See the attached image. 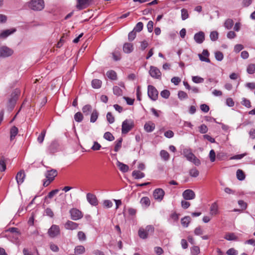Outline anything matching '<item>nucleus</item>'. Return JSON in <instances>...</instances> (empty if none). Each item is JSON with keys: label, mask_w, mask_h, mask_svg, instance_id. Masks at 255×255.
I'll return each mask as SVG.
<instances>
[{"label": "nucleus", "mask_w": 255, "mask_h": 255, "mask_svg": "<svg viewBox=\"0 0 255 255\" xmlns=\"http://www.w3.org/2000/svg\"><path fill=\"white\" fill-rule=\"evenodd\" d=\"M144 128L146 132H150L155 128L154 124L151 122H148L145 124Z\"/></svg>", "instance_id": "obj_24"}, {"label": "nucleus", "mask_w": 255, "mask_h": 255, "mask_svg": "<svg viewBox=\"0 0 255 255\" xmlns=\"http://www.w3.org/2000/svg\"><path fill=\"white\" fill-rule=\"evenodd\" d=\"M71 219L73 220H78L83 217L82 212L77 209L73 208L70 211Z\"/></svg>", "instance_id": "obj_12"}, {"label": "nucleus", "mask_w": 255, "mask_h": 255, "mask_svg": "<svg viewBox=\"0 0 255 255\" xmlns=\"http://www.w3.org/2000/svg\"><path fill=\"white\" fill-rule=\"evenodd\" d=\"M181 18L183 20H185L189 17V14L187 9L183 8L181 10Z\"/></svg>", "instance_id": "obj_49"}, {"label": "nucleus", "mask_w": 255, "mask_h": 255, "mask_svg": "<svg viewBox=\"0 0 255 255\" xmlns=\"http://www.w3.org/2000/svg\"><path fill=\"white\" fill-rule=\"evenodd\" d=\"M150 75L153 78L160 79L161 77V73L160 70L156 67L151 66L149 71Z\"/></svg>", "instance_id": "obj_10"}, {"label": "nucleus", "mask_w": 255, "mask_h": 255, "mask_svg": "<svg viewBox=\"0 0 255 255\" xmlns=\"http://www.w3.org/2000/svg\"><path fill=\"white\" fill-rule=\"evenodd\" d=\"M227 254L228 255H237L238 252L234 248H231L227 251Z\"/></svg>", "instance_id": "obj_64"}, {"label": "nucleus", "mask_w": 255, "mask_h": 255, "mask_svg": "<svg viewBox=\"0 0 255 255\" xmlns=\"http://www.w3.org/2000/svg\"><path fill=\"white\" fill-rule=\"evenodd\" d=\"M117 165L120 169V170L123 172H127L128 171L129 167L127 164H125L122 162L118 161L117 162Z\"/></svg>", "instance_id": "obj_21"}, {"label": "nucleus", "mask_w": 255, "mask_h": 255, "mask_svg": "<svg viewBox=\"0 0 255 255\" xmlns=\"http://www.w3.org/2000/svg\"><path fill=\"white\" fill-rule=\"evenodd\" d=\"M28 7L33 10H41L44 8V0H31L28 3Z\"/></svg>", "instance_id": "obj_3"}, {"label": "nucleus", "mask_w": 255, "mask_h": 255, "mask_svg": "<svg viewBox=\"0 0 255 255\" xmlns=\"http://www.w3.org/2000/svg\"><path fill=\"white\" fill-rule=\"evenodd\" d=\"M178 97L180 100H183L187 99L188 97L186 93L183 91H179L178 93Z\"/></svg>", "instance_id": "obj_41"}, {"label": "nucleus", "mask_w": 255, "mask_h": 255, "mask_svg": "<svg viewBox=\"0 0 255 255\" xmlns=\"http://www.w3.org/2000/svg\"><path fill=\"white\" fill-rule=\"evenodd\" d=\"M247 72L250 74H252L255 72V64H250L247 69Z\"/></svg>", "instance_id": "obj_47"}, {"label": "nucleus", "mask_w": 255, "mask_h": 255, "mask_svg": "<svg viewBox=\"0 0 255 255\" xmlns=\"http://www.w3.org/2000/svg\"><path fill=\"white\" fill-rule=\"evenodd\" d=\"M107 120L110 124H113L115 122V118L111 113L108 112L107 113Z\"/></svg>", "instance_id": "obj_54"}, {"label": "nucleus", "mask_w": 255, "mask_h": 255, "mask_svg": "<svg viewBox=\"0 0 255 255\" xmlns=\"http://www.w3.org/2000/svg\"><path fill=\"white\" fill-rule=\"evenodd\" d=\"M236 237L233 233H230L226 235L225 239L228 241H233L236 239Z\"/></svg>", "instance_id": "obj_59"}, {"label": "nucleus", "mask_w": 255, "mask_h": 255, "mask_svg": "<svg viewBox=\"0 0 255 255\" xmlns=\"http://www.w3.org/2000/svg\"><path fill=\"white\" fill-rule=\"evenodd\" d=\"M143 26V24L142 22H139L136 24L135 26L134 27L133 30V31H135L136 32H139L142 30Z\"/></svg>", "instance_id": "obj_44"}, {"label": "nucleus", "mask_w": 255, "mask_h": 255, "mask_svg": "<svg viewBox=\"0 0 255 255\" xmlns=\"http://www.w3.org/2000/svg\"><path fill=\"white\" fill-rule=\"evenodd\" d=\"M102 81L99 79H94L92 81V86L93 88H100L102 85Z\"/></svg>", "instance_id": "obj_32"}, {"label": "nucleus", "mask_w": 255, "mask_h": 255, "mask_svg": "<svg viewBox=\"0 0 255 255\" xmlns=\"http://www.w3.org/2000/svg\"><path fill=\"white\" fill-rule=\"evenodd\" d=\"M165 192L161 188H157L153 192V196L154 199L158 201H161L164 196Z\"/></svg>", "instance_id": "obj_11"}, {"label": "nucleus", "mask_w": 255, "mask_h": 255, "mask_svg": "<svg viewBox=\"0 0 255 255\" xmlns=\"http://www.w3.org/2000/svg\"><path fill=\"white\" fill-rule=\"evenodd\" d=\"M14 53L11 48L5 45L0 47V58H5L11 56Z\"/></svg>", "instance_id": "obj_6"}, {"label": "nucleus", "mask_w": 255, "mask_h": 255, "mask_svg": "<svg viewBox=\"0 0 255 255\" xmlns=\"http://www.w3.org/2000/svg\"><path fill=\"white\" fill-rule=\"evenodd\" d=\"M78 239L81 241H85L86 240V236L85 233L82 231H79L78 233Z\"/></svg>", "instance_id": "obj_53"}, {"label": "nucleus", "mask_w": 255, "mask_h": 255, "mask_svg": "<svg viewBox=\"0 0 255 255\" xmlns=\"http://www.w3.org/2000/svg\"><path fill=\"white\" fill-rule=\"evenodd\" d=\"M57 175V171L55 169H52L48 171L46 173L45 176L47 179L50 180V181H53Z\"/></svg>", "instance_id": "obj_19"}, {"label": "nucleus", "mask_w": 255, "mask_h": 255, "mask_svg": "<svg viewBox=\"0 0 255 255\" xmlns=\"http://www.w3.org/2000/svg\"><path fill=\"white\" fill-rule=\"evenodd\" d=\"M191 221V218L189 216H185L181 219V223L184 227H187Z\"/></svg>", "instance_id": "obj_29"}, {"label": "nucleus", "mask_w": 255, "mask_h": 255, "mask_svg": "<svg viewBox=\"0 0 255 255\" xmlns=\"http://www.w3.org/2000/svg\"><path fill=\"white\" fill-rule=\"evenodd\" d=\"M171 81L174 85H178L181 82V79L178 77H174L171 79Z\"/></svg>", "instance_id": "obj_62"}, {"label": "nucleus", "mask_w": 255, "mask_h": 255, "mask_svg": "<svg viewBox=\"0 0 255 255\" xmlns=\"http://www.w3.org/2000/svg\"><path fill=\"white\" fill-rule=\"evenodd\" d=\"M16 31L15 28H11L5 29L1 32L0 33V39H5L10 35L13 34Z\"/></svg>", "instance_id": "obj_17"}, {"label": "nucleus", "mask_w": 255, "mask_h": 255, "mask_svg": "<svg viewBox=\"0 0 255 255\" xmlns=\"http://www.w3.org/2000/svg\"><path fill=\"white\" fill-rule=\"evenodd\" d=\"M210 212L211 215H216L218 214V205L217 202H214L211 205Z\"/></svg>", "instance_id": "obj_25"}, {"label": "nucleus", "mask_w": 255, "mask_h": 255, "mask_svg": "<svg viewBox=\"0 0 255 255\" xmlns=\"http://www.w3.org/2000/svg\"><path fill=\"white\" fill-rule=\"evenodd\" d=\"M234 25V21L231 19H228L226 20L224 26L227 29H230L232 28Z\"/></svg>", "instance_id": "obj_37"}, {"label": "nucleus", "mask_w": 255, "mask_h": 255, "mask_svg": "<svg viewBox=\"0 0 255 255\" xmlns=\"http://www.w3.org/2000/svg\"><path fill=\"white\" fill-rule=\"evenodd\" d=\"M99 116V113L96 109H94L91 113V118H90V122L91 123H95Z\"/></svg>", "instance_id": "obj_27"}, {"label": "nucleus", "mask_w": 255, "mask_h": 255, "mask_svg": "<svg viewBox=\"0 0 255 255\" xmlns=\"http://www.w3.org/2000/svg\"><path fill=\"white\" fill-rule=\"evenodd\" d=\"M18 90H15L14 92L11 94V97L9 99L8 101V106L10 107L11 109H12L15 105L16 100L18 98V95L19 94Z\"/></svg>", "instance_id": "obj_14"}, {"label": "nucleus", "mask_w": 255, "mask_h": 255, "mask_svg": "<svg viewBox=\"0 0 255 255\" xmlns=\"http://www.w3.org/2000/svg\"><path fill=\"white\" fill-rule=\"evenodd\" d=\"M210 37L212 41H216L218 39V33L216 31H212L210 34Z\"/></svg>", "instance_id": "obj_46"}, {"label": "nucleus", "mask_w": 255, "mask_h": 255, "mask_svg": "<svg viewBox=\"0 0 255 255\" xmlns=\"http://www.w3.org/2000/svg\"><path fill=\"white\" fill-rule=\"evenodd\" d=\"M25 177V175L23 171H20L17 173L15 178L18 185L23 182Z\"/></svg>", "instance_id": "obj_18"}, {"label": "nucleus", "mask_w": 255, "mask_h": 255, "mask_svg": "<svg viewBox=\"0 0 255 255\" xmlns=\"http://www.w3.org/2000/svg\"><path fill=\"white\" fill-rule=\"evenodd\" d=\"M191 253L192 255H198L200 253V249L198 246H194L191 249Z\"/></svg>", "instance_id": "obj_52"}, {"label": "nucleus", "mask_w": 255, "mask_h": 255, "mask_svg": "<svg viewBox=\"0 0 255 255\" xmlns=\"http://www.w3.org/2000/svg\"><path fill=\"white\" fill-rule=\"evenodd\" d=\"M154 227L151 225L147 226L145 229L140 228L138 230V236L142 239H145L149 235L152 234L154 232Z\"/></svg>", "instance_id": "obj_4"}, {"label": "nucleus", "mask_w": 255, "mask_h": 255, "mask_svg": "<svg viewBox=\"0 0 255 255\" xmlns=\"http://www.w3.org/2000/svg\"><path fill=\"white\" fill-rule=\"evenodd\" d=\"M18 133V128L15 127V126H13L11 129H10V140H12L14 137L16 135V134H17Z\"/></svg>", "instance_id": "obj_34"}, {"label": "nucleus", "mask_w": 255, "mask_h": 255, "mask_svg": "<svg viewBox=\"0 0 255 255\" xmlns=\"http://www.w3.org/2000/svg\"><path fill=\"white\" fill-rule=\"evenodd\" d=\"M140 203L142 205L148 207L150 205V201L148 197H144L141 199Z\"/></svg>", "instance_id": "obj_35"}, {"label": "nucleus", "mask_w": 255, "mask_h": 255, "mask_svg": "<svg viewBox=\"0 0 255 255\" xmlns=\"http://www.w3.org/2000/svg\"><path fill=\"white\" fill-rule=\"evenodd\" d=\"M132 175L135 179H140L144 177L143 173L137 170H134L132 173Z\"/></svg>", "instance_id": "obj_30"}, {"label": "nucleus", "mask_w": 255, "mask_h": 255, "mask_svg": "<svg viewBox=\"0 0 255 255\" xmlns=\"http://www.w3.org/2000/svg\"><path fill=\"white\" fill-rule=\"evenodd\" d=\"M215 58L219 61H221L224 58L223 53L220 51H217L215 53Z\"/></svg>", "instance_id": "obj_51"}, {"label": "nucleus", "mask_w": 255, "mask_h": 255, "mask_svg": "<svg viewBox=\"0 0 255 255\" xmlns=\"http://www.w3.org/2000/svg\"><path fill=\"white\" fill-rule=\"evenodd\" d=\"M182 154L188 161L192 162L195 165L198 166L201 164L200 160L192 152L190 149H183Z\"/></svg>", "instance_id": "obj_2"}, {"label": "nucleus", "mask_w": 255, "mask_h": 255, "mask_svg": "<svg viewBox=\"0 0 255 255\" xmlns=\"http://www.w3.org/2000/svg\"><path fill=\"white\" fill-rule=\"evenodd\" d=\"M101 147V145L97 141L94 142V144L92 146L91 149L93 150H100Z\"/></svg>", "instance_id": "obj_61"}, {"label": "nucleus", "mask_w": 255, "mask_h": 255, "mask_svg": "<svg viewBox=\"0 0 255 255\" xmlns=\"http://www.w3.org/2000/svg\"><path fill=\"white\" fill-rule=\"evenodd\" d=\"M122 141H123L122 138H120L118 140L116 141V142H115L116 144H115V148H114V150L116 152H118L119 150V149H120V148L121 147Z\"/></svg>", "instance_id": "obj_38"}, {"label": "nucleus", "mask_w": 255, "mask_h": 255, "mask_svg": "<svg viewBox=\"0 0 255 255\" xmlns=\"http://www.w3.org/2000/svg\"><path fill=\"white\" fill-rule=\"evenodd\" d=\"M194 39L198 44H201L205 40V34L203 31H199L195 34Z\"/></svg>", "instance_id": "obj_16"}, {"label": "nucleus", "mask_w": 255, "mask_h": 255, "mask_svg": "<svg viewBox=\"0 0 255 255\" xmlns=\"http://www.w3.org/2000/svg\"><path fill=\"white\" fill-rule=\"evenodd\" d=\"M134 127L133 121L131 120H126L123 123L122 126V134H127Z\"/></svg>", "instance_id": "obj_5"}, {"label": "nucleus", "mask_w": 255, "mask_h": 255, "mask_svg": "<svg viewBox=\"0 0 255 255\" xmlns=\"http://www.w3.org/2000/svg\"><path fill=\"white\" fill-rule=\"evenodd\" d=\"M86 198L88 202L92 206H97L98 204L97 198L93 194L88 193L86 195Z\"/></svg>", "instance_id": "obj_15"}, {"label": "nucleus", "mask_w": 255, "mask_h": 255, "mask_svg": "<svg viewBox=\"0 0 255 255\" xmlns=\"http://www.w3.org/2000/svg\"><path fill=\"white\" fill-rule=\"evenodd\" d=\"M60 230L58 226L53 225L48 231V234L50 238H54L60 234Z\"/></svg>", "instance_id": "obj_9"}, {"label": "nucleus", "mask_w": 255, "mask_h": 255, "mask_svg": "<svg viewBox=\"0 0 255 255\" xmlns=\"http://www.w3.org/2000/svg\"><path fill=\"white\" fill-rule=\"evenodd\" d=\"M211 162H213L216 159V153L213 149L210 150L209 155Z\"/></svg>", "instance_id": "obj_55"}, {"label": "nucleus", "mask_w": 255, "mask_h": 255, "mask_svg": "<svg viewBox=\"0 0 255 255\" xmlns=\"http://www.w3.org/2000/svg\"><path fill=\"white\" fill-rule=\"evenodd\" d=\"M104 138L109 141H113L115 139L114 136L110 132H105L104 135Z\"/></svg>", "instance_id": "obj_43"}, {"label": "nucleus", "mask_w": 255, "mask_h": 255, "mask_svg": "<svg viewBox=\"0 0 255 255\" xmlns=\"http://www.w3.org/2000/svg\"><path fill=\"white\" fill-rule=\"evenodd\" d=\"M6 169L5 159L3 157L0 159V171H4Z\"/></svg>", "instance_id": "obj_39"}, {"label": "nucleus", "mask_w": 255, "mask_h": 255, "mask_svg": "<svg viewBox=\"0 0 255 255\" xmlns=\"http://www.w3.org/2000/svg\"><path fill=\"white\" fill-rule=\"evenodd\" d=\"M74 119L77 122H81L83 119V116L81 112H77L74 115Z\"/></svg>", "instance_id": "obj_40"}, {"label": "nucleus", "mask_w": 255, "mask_h": 255, "mask_svg": "<svg viewBox=\"0 0 255 255\" xmlns=\"http://www.w3.org/2000/svg\"><path fill=\"white\" fill-rule=\"evenodd\" d=\"M237 177L238 180L242 181L245 179V175L241 169H238L237 171Z\"/></svg>", "instance_id": "obj_36"}, {"label": "nucleus", "mask_w": 255, "mask_h": 255, "mask_svg": "<svg viewBox=\"0 0 255 255\" xmlns=\"http://www.w3.org/2000/svg\"><path fill=\"white\" fill-rule=\"evenodd\" d=\"M241 104L247 108H250L251 107V102L245 98L242 99Z\"/></svg>", "instance_id": "obj_50"}, {"label": "nucleus", "mask_w": 255, "mask_h": 255, "mask_svg": "<svg viewBox=\"0 0 255 255\" xmlns=\"http://www.w3.org/2000/svg\"><path fill=\"white\" fill-rule=\"evenodd\" d=\"M45 212L46 213V215L48 216H49L51 218H52L54 216V213L52 211V210L49 208H47L45 210Z\"/></svg>", "instance_id": "obj_63"}, {"label": "nucleus", "mask_w": 255, "mask_h": 255, "mask_svg": "<svg viewBox=\"0 0 255 255\" xmlns=\"http://www.w3.org/2000/svg\"><path fill=\"white\" fill-rule=\"evenodd\" d=\"M135 37L136 32L135 31H133V30L128 33V39L129 41H132L135 39Z\"/></svg>", "instance_id": "obj_58"}, {"label": "nucleus", "mask_w": 255, "mask_h": 255, "mask_svg": "<svg viewBox=\"0 0 255 255\" xmlns=\"http://www.w3.org/2000/svg\"><path fill=\"white\" fill-rule=\"evenodd\" d=\"M93 0H76V7L78 10H82L88 7L92 2Z\"/></svg>", "instance_id": "obj_8"}, {"label": "nucleus", "mask_w": 255, "mask_h": 255, "mask_svg": "<svg viewBox=\"0 0 255 255\" xmlns=\"http://www.w3.org/2000/svg\"><path fill=\"white\" fill-rule=\"evenodd\" d=\"M161 96L165 99H168L170 96V92L167 90H164L161 92Z\"/></svg>", "instance_id": "obj_57"}, {"label": "nucleus", "mask_w": 255, "mask_h": 255, "mask_svg": "<svg viewBox=\"0 0 255 255\" xmlns=\"http://www.w3.org/2000/svg\"><path fill=\"white\" fill-rule=\"evenodd\" d=\"M182 154L188 161L192 162L195 165L198 166L201 164L200 160L192 152L190 149H183Z\"/></svg>", "instance_id": "obj_1"}, {"label": "nucleus", "mask_w": 255, "mask_h": 255, "mask_svg": "<svg viewBox=\"0 0 255 255\" xmlns=\"http://www.w3.org/2000/svg\"><path fill=\"white\" fill-rule=\"evenodd\" d=\"M107 76L110 79L115 80L117 78L116 72L113 70L108 71L106 73Z\"/></svg>", "instance_id": "obj_31"}, {"label": "nucleus", "mask_w": 255, "mask_h": 255, "mask_svg": "<svg viewBox=\"0 0 255 255\" xmlns=\"http://www.w3.org/2000/svg\"><path fill=\"white\" fill-rule=\"evenodd\" d=\"M46 134V130L44 129L37 137V141L39 143H42L44 139Z\"/></svg>", "instance_id": "obj_42"}, {"label": "nucleus", "mask_w": 255, "mask_h": 255, "mask_svg": "<svg viewBox=\"0 0 255 255\" xmlns=\"http://www.w3.org/2000/svg\"><path fill=\"white\" fill-rule=\"evenodd\" d=\"M133 49V45L130 43H125L123 46V51L126 53H131Z\"/></svg>", "instance_id": "obj_20"}, {"label": "nucleus", "mask_w": 255, "mask_h": 255, "mask_svg": "<svg viewBox=\"0 0 255 255\" xmlns=\"http://www.w3.org/2000/svg\"><path fill=\"white\" fill-rule=\"evenodd\" d=\"M65 227L66 229L68 230H74L77 228L78 224L72 221H68L66 223Z\"/></svg>", "instance_id": "obj_22"}, {"label": "nucleus", "mask_w": 255, "mask_h": 255, "mask_svg": "<svg viewBox=\"0 0 255 255\" xmlns=\"http://www.w3.org/2000/svg\"><path fill=\"white\" fill-rule=\"evenodd\" d=\"M199 172L198 170L195 168H193L190 170L189 171V175L193 177H196L199 175Z\"/></svg>", "instance_id": "obj_45"}, {"label": "nucleus", "mask_w": 255, "mask_h": 255, "mask_svg": "<svg viewBox=\"0 0 255 255\" xmlns=\"http://www.w3.org/2000/svg\"><path fill=\"white\" fill-rule=\"evenodd\" d=\"M58 144L56 141L52 142L50 145L48 150L50 153H54L58 150Z\"/></svg>", "instance_id": "obj_26"}, {"label": "nucleus", "mask_w": 255, "mask_h": 255, "mask_svg": "<svg viewBox=\"0 0 255 255\" xmlns=\"http://www.w3.org/2000/svg\"><path fill=\"white\" fill-rule=\"evenodd\" d=\"M113 92L114 94L117 96H121L122 95V89L119 87L117 86L113 87Z\"/></svg>", "instance_id": "obj_48"}, {"label": "nucleus", "mask_w": 255, "mask_h": 255, "mask_svg": "<svg viewBox=\"0 0 255 255\" xmlns=\"http://www.w3.org/2000/svg\"><path fill=\"white\" fill-rule=\"evenodd\" d=\"M85 252V248L83 246H76L74 249V253L77 255H81Z\"/></svg>", "instance_id": "obj_28"}, {"label": "nucleus", "mask_w": 255, "mask_h": 255, "mask_svg": "<svg viewBox=\"0 0 255 255\" xmlns=\"http://www.w3.org/2000/svg\"><path fill=\"white\" fill-rule=\"evenodd\" d=\"M161 157L165 161H167L169 159V154L165 150H161L160 152Z\"/></svg>", "instance_id": "obj_33"}, {"label": "nucleus", "mask_w": 255, "mask_h": 255, "mask_svg": "<svg viewBox=\"0 0 255 255\" xmlns=\"http://www.w3.org/2000/svg\"><path fill=\"white\" fill-rule=\"evenodd\" d=\"M199 128V131L202 133H205L208 131V128L207 126L204 124L201 125Z\"/></svg>", "instance_id": "obj_60"}, {"label": "nucleus", "mask_w": 255, "mask_h": 255, "mask_svg": "<svg viewBox=\"0 0 255 255\" xmlns=\"http://www.w3.org/2000/svg\"><path fill=\"white\" fill-rule=\"evenodd\" d=\"M192 80L195 83H201L204 81V79L199 76H193Z\"/></svg>", "instance_id": "obj_56"}, {"label": "nucleus", "mask_w": 255, "mask_h": 255, "mask_svg": "<svg viewBox=\"0 0 255 255\" xmlns=\"http://www.w3.org/2000/svg\"><path fill=\"white\" fill-rule=\"evenodd\" d=\"M182 196L185 200H190L195 198V194L192 190L186 189L182 193Z\"/></svg>", "instance_id": "obj_13"}, {"label": "nucleus", "mask_w": 255, "mask_h": 255, "mask_svg": "<svg viewBox=\"0 0 255 255\" xmlns=\"http://www.w3.org/2000/svg\"><path fill=\"white\" fill-rule=\"evenodd\" d=\"M82 112L85 116L89 115L93 111L91 105L87 104L82 108Z\"/></svg>", "instance_id": "obj_23"}, {"label": "nucleus", "mask_w": 255, "mask_h": 255, "mask_svg": "<svg viewBox=\"0 0 255 255\" xmlns=\"http://www.w3.org/2000/svg\"><path fill=\"white\" fill-rule=\"evenodd\" d=\"M147 94L149 98L152 101H156L157 99L158 92L153 86H148Z\"/></svg>", "instance_id": "obj_7"}]
</instances>
